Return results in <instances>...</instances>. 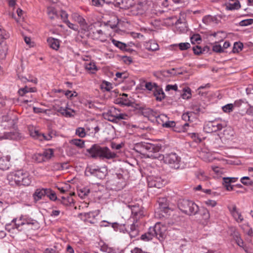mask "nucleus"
Segmentation results:
<instances>
[{
    "label": "nucleus",
    "mask_w": 253,
    "mask_h": 253,
    "mask_svg": "<svg viewBox=\"0 0 253 253\" xmlns=\"http://www.w3.org/2000/svg\"><path fill=\"white\" fill-rule=\"evenodd\" d=\"M39 227V224L36 220L21 217L19 219H13L11 223L6 225V229L9 231L15 229L18 231L30 230H35Z\"/></svg>",
    "instance_id": "f257e3e1"
},
{
    "label": "nucleus",
    "mask_w": 253,
    "mask_h": 253,
    "mask_svg": "<svg viewBox=\"0 0 253 253\" xmlns=\"http://www.w3.org/2000/svg\"><path fill=\"white\" fill-rule=\"evenodd\" d=\"M161 149V146L158 144H153L150 143H137L134 149L140 153L146 150L149 152L148 157L152 159H157L160 161L164 160L165 156L161 155L158 152Z\"/></svg>",
    "instance_id": "f03ea898"
},
{
    "label": "nucleus",
    "mask_w": 253,
    "mask_h": 253,
    "mask_svg": "<svg viewBox=\"0 0 253 253\" xmlns=\"http://www.w3.org/2000/svg\"><path fill=\"white\" fill-rule=\"evenodd\" d=\"M7 179L11 185L29 186L31 183V178L29 173L23 170L10 173L7 176Z\"/></svg>",
    "instance_id": "7ed1b4c3"
},
{
    "label": "nucleus",
    "mask_w": 253,
    "mask_h": 253,
    "mask_svg": "<svg viewBox=\"0 0 253 253\" xmlns=\"http://www.w3.org/2000/svg\"><path fill=\"white\" fill-rule=\"evenodd\" d=\"M87 152L91 158L110 159L116 157L115 153L111 152L107 147H101L97 144L93 145Z\"/></svg>",
    "instance_id": "20e7f679"
},
{
    "label": "nucleus",
    "mask_w": 253,
    "mask_h": 253,
    "mask_svg": "<svg viewBox=\"0 0 253 253\" xmlns=\"http://www.w3.org/2000/svg\"><path fill=\"white\" fill-rule=\"evenodd\" d=\"M178 207L182 212L189 215H195L199 211L198 206L194 202L186 199L180 200Z\"/></svg>",
    "instance_id": "39448f33"
},
{
    "label": "nucleus",
    "mask_w": 253,
    "mask_h": 253,
    "mask_svg": "<svg viewBox=\"0 0 253 253\" xmlns=\"http://www.w3.org/2000/svg\"><path fill=\"white\" fill-rule=\"evenodd\" d=\"M106 171L107 170L105 168H99L97 166H90L86 167L85 175L86 176L96 177L101 179L105 177Z\"/></svg>",
    "instance_id": "423d86ee"
},
{
    "label": "nucleus",
    "mask_w": 253,
    "mask_h": 253,
    "mask_svg": "<svg viewBox=\"0 0 253 253\" xmlns=\"http://www.w3.org/2000/svg\"><path fill=\"white\" fill-rule=\"evenodd\" d=\"M84 31L88 33L87 35L94 40L105 42L107 40V36L102 30H97L93 24H90Z\"/></svg>",
    "instance_id": "0eeeda50"
},
{
    "label": "nucleus",
    "mask_w": 253,
    "mask_h": 253,
    "mask_svg": "<svg viewBox=\"0 0 253 253\" xmlns=\"http://www.w3.org/2000/svg\"><path fill=\"white\" fill-rule=\"evenodd\" d=\"M180 160V158L176 153H171L165 156L164 162L169 164L172 168L178 169Z\"/></svg>",
    "instance_id": "6e6552de"
},
{
    "label": "nucleus",
    "mask_w": 253,
    "mask_h": 253,
    "mask_svg": "<svg viewBox=\"0 0 253 253\" xmlns=\"http://www.w3.org/2000/svg\"><path fill=\"white\" fill-rule=\"evenodd\" d=\"M224 126V125L218 121L215 120L207 123L204 126V130L207 133H211L220 130Z\"/></svg>",
    "instance_id": "1a4fd4ad"
},
{
    "label": "nucleus",
    "mask_w": 253,
    "mask_h": 253,
    "mask_svg": "<svg viewBox=\"0 0 253 253\" xmlns=\"http://www.w3.org/2000/svg\"><path fill=\"white\" fill-rule=\"evenodd\" d=\"M152 228V231L156 232V237L160 241H163L167 236V227L160 222H157Z\"/></svg>",
    "instance_id": "9d476101"
},
{
    "label": "nucleus",
    "mask_w": 253,
    "mask_h": 253,
    "mask_svg": "<svg viewBox=\"0 0 253 253\" xmlns=\"http://www.w3.org/2000/svg\"><path fill=\"white\" fill-rule=\"evenodd\" d=\"M228 209L234 218V219L238 223H241L244 220V218L240 212L239 210L237 208L236 205H232L228 207Z\"/></svg>",
    "instance_id": "9b49d317"
},
{
    "label": "nucleus",
    "mask_w": 253,
    "mask_h": 253,
    "mask_svg": "<svg viewBox=\"0 0 253 253\" xmlns=\"http://www.w3.org/2000/svg\"><path fill=\"white\" fill-rule=\"evenodd\" d=\"M128 207L131 210L132 214L134 216V218L137 221L143 215V211L141 207L137 205H128Z\"/></svg>",
    "instance_id": "f8f14e48"
},
{
    "label": "nucleus",
    "mask_w": 253,
    "mask_h": 253,
    "mask_svg": "<svg viewBox=\"0 0 253 253\" xmlns=\"http://www.w3.org/2000/svg\"><path fill=\"white\" fill-rule=\"evenodd\" d=\"M71 17L74 21L78 22L80 24L82 30L84 31L86 29L88 25L86 24L85 19L80 15L77 13H74L72 14Z\"/></svg>",
    "instance_id": "ddd939ff"
},
{
    "label": "nucleus",
    "mask_w": 253,
    "mask_h": 253,
    "mask_svg": "<svg viewBox=\"0 0 253 253\" xmlns=\"http://www.w3.org/2000/svg\"><path fill=\"white\" fill-rule=\"evenodd\" d=\"M142 114L144 117L148 118L150 121L155 123L157 112L154 111L150 108H144L142 110Z\"/></svg>",
    "instance_id": "4468645a"
},
{
    "label": "nucleus",
    "mask_w": 253,
    "mask_h": 253,
    "mask_svg": "<svg viewBox=\"0 0 253 253\" xmlns=\"http://www.w3.org/2000/svg\"><path fill=\"white\" fill-rule=\"evenodd\" d=\"M158 202L160 211H164L165 213H167L169 209L167 199L165 197L159 198Z\"/></svg>",
    "instance_id": "2eb2a0df"
},
{
    "label": "nucleus",
    "mask_w": 253,
    "mask_h": 253,
    "mask_svg": "<svg viewBox=\"0 0 253 253\" xmlns=\"http://www.w3.org/2000/svg\"><path fill=\"white\" fill-rule=\"evenodd\" d=\"M10 159L9 156L0 158V169L5 170L9 169L10 166Z\"/></svg>",
    "instance_id": "dca6fc26"
},
{
    "label": "nucleus",
    "mask_w": 253,
    "mask_h": 253,
    "mask_svg": "<svg viewBox=\"0 0 253 253\" xmlns=\"http://www.w3.org/2000/svg\"><path fill=\"white\" fill-rule=\"evenodd\" d=\"M127 232L130 238H135L139 233V230L137 225H136L134 223L128 226Z\"/></svg>",
    "instance_id": "f3484780"
},
{
    "label": "nucleus",
    "mask_w": 253,
    "mask_h": 253,
    "mask_svg": "<svg viewBox=\"0 0 253 253\" xmlns=\"http://www.w3.org/2000/svg\"><path fill=\"white\" fill-rule=\"evenodd\" d=\"M152 227H151L149 228V230L147 233L142 234L141 236V240L148 241L152 240L154 237H156V232L152 231Z\"/></svg>",
    "instance_id": "a211bd4d"
},
{
    "label": "nucleus",
    "mask_w": 253,
    "mask_h": 253,
    "mask_svg": "<svg viewBox=\"0 0 253 253\" xmlns=\"http://www.w3.org/2000/svg\"><path fill=\"white\" fill-rule=\"evenodd\" d=\"M45 188H38L36 190L33 194V198L35 201H38L45 196Z\"/></svg>",
    "instance_id": "6ab92c4d"
},
{
    "label": "nucleus",
    "mask_w": 253,
    "mask_h": 253,
    "mask_svg": "<svg viewBox=\"0 0 253 253\" xmlns=\"http://www.w3.org/2000/svg\"><path fill=\"white\" fill-rule=\"evenodd\" d=\"M97 215L95 212L91 211L84 213L85 220L87 222L94 224L96 222L95 217Z\"/></svg>",
    "instance_id": "aec40b11"
},
{
    "label": "nucleus",
    "mask_w": 253,
    "mask_h": 253,
    "mask_svg": "<svg viewBox=\"0 0 253 253\" xmlns=\"http://www.w3.org/2000/svg\"><path fill=\"white\" fill-rule=\"evenodd\" d=\"M47 13L49 18L51 20L59 19V14L54 7L49 6L47 7Z\"/></svg>",
    "instance_id": "412c9836"
},
{
    "label": "nucleus",
    "mask_w": 253,
    "mask_h": 253,
    "mask_svg": "<svg viewBox=\"0 0 253 253\" xmlns=\"http://www.w3.org/2000/svg\"><path fill=\"white\" fill-rule=\"evenodd\" d=\"M47 42L49 46L52 49L57 50L59 48L60 42L58 40L53 38H49L47 39Z\"/></svg>",
    "instance_id": "4be33fe9"
},
{
    "label": "nucleus",
    "mask_w": 253,
    "mask_h": 253,
    "mask_svg": "<svg viewBox=\"0 0 253 253\" xmlns=\"http://www.w3.org/2000/svg\"><path fill=\"white\" fill-rule=\"evenodd\" d=\"M168 120V118L166 115L159 114V113H157L156 116V119H155V122L163 126Z\"/></svg>",
    "instance_id": "5701e85b"
},
{
    "label": "nucleus",
    "mask_w": 253,
    "mask_h": 253,
    "mask_svg": "<svg viewBox=\"0 0 253 253\" xmlns=\"http://www.w3.org/2000/svg\"><path fill=\"white\" fill-rule=\"evenodd\" d=\"M57 112L60 113L63 116L66 117H71L73 116V113H74L73 110L70 109H65L63 107H60L57 110Z\"/></svg>",
    "instance_id": "b1692460"
},
{
    "label": "nucleus",
    "mask_w": 253,
    "mask_h": 253,
    "mask_svg": "<svg viewBox=\"0 0 253 253\" xmlns=\"http://www.w3.org/2000/svg\"><path fill=\"white\" fill-rule=\"evenodd\" d=\"M146 48L150 51H156L159 50V46L157 43L154 41H149L145 44Z\"/></svg>",
    "instance_id": "393cba45"
},
{
    "label": "nucleus",
    "mask_w": 253,
    "mask_h": 253,
    "mask_svg": "<svg viewBox=\"0 0 253 253\" xmlns=\"http://www.w3.org/2000/svg\"><path fill=\"white\" fill-rule=\"evenodd\" d=\"M60 202L66 206H73L74 204V200L71 196H68L67 198L62 197Z\"/></svg>",
    "instance_id": "a878e982"
},
{
    "label": "nucleus",
    "mask_w": 253,
    "mask_h": 253,
    "mask_svg": "<svg viewBox=\"0 0 253 253\" xmlns=\"http://www.w3.org/2000/svg\"><path fill=\"white\" fill-rule=\"evenodd\" d=\"M69 143L74 145L79 148L84 147V141L81 139H73L69 141Z\"/></svg>",
    "instance_id": "bb28decb"
},
{
    "label": "nucleus",
    "mask_w": 253,
    "mask_h": 253,
    "mask_svg": "<svg viewBox=\"0 0 253 253\" xmlns=\"http://www.w3.org/2000/svg\"><path fill=\"white\" fill-rule=\"evenodd\" d=\"M44 161L49 160L53 156L54 151L52 149H47L42 153Z\"/></svg>",
    "instance_id": "cd10ccee"
},
{
    "label": "nucleus",
    "mask_w": 253,
    "mask_h": 253,
    "mask_svg": "<svg viewBox=\"0 0 253 253\" xmlns=\"http://www.w3.org/2000/svg\"><path fill=\"white\" fill-rule=\"evenodd\" d=\"M154 95L158 101H162L165 97V93L161 88L156 89L154 92Z\"/></svg>",
    "instance_id": "c85d7f7f"
},
{
    "label": "nucleus",
    "mask_w": 253,
    "mask_h": 253,
    "mask_svg": "<svg viewBox=\"0 0 253 253\" xmlns=\"http://www.w3.org/2000/svg\"><path fill=\"white\" fill-rule=\"evenodd\" d=\"M84 66L85 69L91 74L95 73L97 70L94 63H85Z\"/></svg>",
    "instance_id": "c756f323"
},
{
    "label": "nucleus",
    "mask_w": 253,
    "mask_h": 253,
    "mask_svg": "<svg viewBox=\"0 0 253 253\" xmlns=\"http://www.w3.org/2000/svg\"><path fill=\"white\" fill-rule=\"evenodd\" d=\"M127 95L126 93H123L122 97L119 99L120 101L118 102V104H120L122 105L129 106L131 105V103L128 99L125 97H127Z\"/></svg>",
    "instance_id": "7c9ffc66"
},
{
    "label": "nucleus",
    "mask_w": 253,
    "mask_h": 253,
    "mask_svg": "<svg viewBox=\"0 0 253 253\" xmlns=\"http://www.w3.org/2000/svg\"><path fill=\"white\" fill-rule=\"evenodd\" d=\"M112 43L117 47L119 48L121 50H126V45L121 42L116 41L114 39L112 40Z\"/></svg>",
    "instance_id": "2f4dec72"
},
{
    "label": "nucleus",
    "mask_w": 253,
    "mask_h": 253,
    "mask_svg": "<svg viewBox=\"0 0 253 253\" xmlns=\"http://www.w3.org/2000/svg\"><path fill=\"white\" fill-rule=\"evenodd\" d=\"M243 45L241 42H235L233 47L232 51L234 53H238L242 50Z\"/></svg>",
    "instance_id": "473e14b6"
},
{
    "label": "nucleus",
    "mask_w": 253,
    "mask_h": 253,
    "mask_svg": "<svg viewBox=\"0 0 253 253\" xmlns=\"http://www.w3.org/2000/svg\"><path fill=\"white\" fill-rule=\"evenodd\" d=\"M17 123V120L10 118L9 120H8V121L7 122L6 124H2V126L4 127H7L8 128L13 127L15 128V126L16 124Z\"/></svg>",
    "instance_id": "72a5a7b5"
},
{
    "label": "nucleus",
    "mask_w": 253,
    "mask_h": 253,
    "mask_svg": "<svg viewBox=\"0 0 253 253\" xmlns=\"http://www.w3.org/2000/svg\"><path fill=\"white\" fill-rule=\"evenodd\" d=\"M102 89H104L106 91H110L112 88V84L107 81H104L101 84Z\"/></svg>",
    "instance_id": "f704fd0d"
},
{
    "label": "nucleus",
    "mask_w": 253,
    "mask_h": 253,
    "mask_svg": "<svg viewBox=\"0 0 253 253\" xmlns=\"http://www.w3.org/2000/svg\"><path fill=\"white\" fill-rule=\"evenodd\" d=\"M234 240L236 241L237 244L241 247H243L244 246V242L242 239L240 238L239 234L238 233H234Z\"/></svg>",
    "instance_id": "c9c22d12"
},
{
    "label": "nucleus",
    "mask_w": 253,
    "mask_h": 253,
    "mask_svg": "<svg viewBox=\"0 0 253 253\" xmlns=\"http://www.w3.org/2000/svg\"><path fill=\"white\" fill-rule=\"evenodd\" d=\"M76 134L81 138H83L86 135L85 129L83 127L77 128L76 130Z\"/></svg>",
    "instance_id": "e433bc0d"
},
{
    "label": "nucleus",
    "mask_w": 253,
    "mask_h": 253,
    "mask_svg": "<svg viewBox=\"0 0 253 253\" xmlns=\"http://www.w3.org/2000/svg\"><path fill=\"white\" fill-rule=\"evenodd\" d=\"M33 158L35 161L37 162L38 163H41L44 161L43 156L42 155V153H37L34 155Z\"/></svg>",
    "instance_id": "4c0bfd02"
},
{
    "label": "nucleus",
    "mask_w": 253,
    "mask_h": 253,
    "mask_svg": "<svg viewBox=\"0 0 253 253\" xmlns=\"http://www.w3.org/2000/svg\"><path fill=\"white\" fill-rule=\"evenodd\" d=\"M59 14V19L60 18L63 21L66 23V21H69L68 20V14L64 11H61Z\"/></svg>",
    "instance_id": "58836bf2"
},
{
    "label": "nucleus",
    "mask_w": 253,
    "mask_h": 253,
    "mask_svg": "<svg viewBox=\"0 0 253 253\" xmlns=\"http://www.w3.org/2000/svg\"><path fill=\"white\" fill-rule=\"evenodd\" d=\"M182 97L183 99H188L191 98V89L189 88H187V89H184V92L182 94Z\"/></svg>",
    "instance_id": "ea45409f"
},
{
    "label": "nucleus",
    "mask_w": 253,
    "mask_h": 253,
    "mask_svg": "<svg viewBox=\"0 0 253 253\" xmlns=\"http://www.w3.org/2000/svg\"><path fill=\"white\" fill-rule=\"evenodd\" d=\"M253 24V19H248L242 20L240 23L239 25L241 26H247Z\"/></svg>",
    "instance_id": "a19ab883"
},
{
    "label": "nucleus",
    "mask_w": 253,
    "mask_h": 253,
    "mask_svg": "<svg viewBox=\"0 0 253 253\" xmlns=\"http://www.w3.org/2000/svg\"><path fill=\"white\" fill-rule=\"evenodd\" d=\"M234 105L233 104H228L222 107V110L226 113H230L233 111Z\"/></svg>",
    "instance_id": "79ce46f5"
},
{
    "label": "nucleus",
    "mask_w": 253,
    "mask_h": 253,
    "mask_svg": "<svg viewBox=\"0 0 253 253\" xmlns=\"http://www.w3.org/2000/svg\"><path fill=\"white\" fill-rule=\"evenodd\" d=\"M196 176L201 180H206L207 179V176L205 174V172L201 170L197 171Z\"/></svg>",
    "instance_id": "37998d69"
},
{
    "label": "nucleus",
    "mask_w": 253,
    "mask_h": 253,
    "mask_svg": "<svg viewBox=\"0 0 253 253\" xmlns=\"http://www.w3.org/2000/svg\"><path fill=\"white\" fill-rule=\"evenodd\" d=\"M231 183L227 180H225V177L223 178V185L228 191H231L233 189V185H231Z\"/></svg>",
    "instance_id": "c03bdc74"
},
{
    "label": "nucleus",
    "mask_w": 253,
    "mask_h": 253,
    "mask_svg": "<svg viewBox=\"0 0 253 253\" xmlns=\"http://www.w3.org/2000/svg\"><path fill=\"white\" fill-rule=\"evenodd\" d=\"M149 185L151 187H155L158 188H160L163 186V183L160 181H151L149 182Z\"/></svg>",
    "instance_id": "a18cd8bd"
},
{
    "label": "nucleus",
    "mask_w": 253,
    "mask_h": 253,
    "mask_svg": "<svg viewBox=\"0 0 253 253\" xmlns=\"http://www.w3.org/2000/svg\"><path fill=\"white\" fill-rule=\"evenodd\" d=\"M212 50L213 51L218 53H221L223 51L222 47L220 45L217 44V42H215V44L213 45Z\"/></svg>",
    "instance_id": "49530a36"
},
{
    "label": "nucleus",
    "mask_w": 253,
    "mask_h": 253,
    "mask_svg": "<svg viewBox=\"0 0 253 253\" xmlns=\"http://www.w3.org/2000/svg\"><path fill=\"white\" fill-rule=\"evenodd\" d=\"M241 182L245 185H251L252 182L250 181V179L248 176H244L241 178Z\"/></svg>",
    "instance_id": "de8ad7c7"
},
{
    "label": "nucleus",
    "mask_w": 253,
    "mask_h": 253,
    "mask_svg": "<svg viewBox=\"0 0 253 253\" xmlns=\"http://www.w3.org/2000/svg\"><path fill=\"white\" fill-rule=\"evenodd\" d=\"M90 190L88 189L84 188L83 189H81L79 191V195L82 197L83 198L84 197H85L89 193Z\"/></svg>",
    "instance_id": "09e8293b"
},
{
    "label": "nucleus",
    "mask_w": 253,
    "mask_h": 253,
    "mask_svg": "<svg viewBox=\"0 0 253 253\" xmlns=\"http://www.w3.org/2000/svg\"><path fill=\"white\" fill-rule=\"evenodd\" d=\"M27 93H29V90L28 87L27 86L19 89L18 90V93L21 96H24Z\"/></svg>",
    "instance_id": "8fccbe9b"
},
{
    "label": "nucleus",
    "mask_w": 253,
    "mask_h": 253,
    "mask_svg": "<svg viewBox=\"0 0 253 253\" xmlns=\"http://www.w3.org/2000/svg\"><path fill=\"white\" fill-rule=\"evenodd\" d=\"M240 7V4L239 1L235 2L233 3H230L228 6L229 9H238Z\"/></svg>",
    "instance_id": "3c124183"
},
{
    "label": "nucleus",
    "mask_w": 253,
    "mask_h": 253,
    "mask_svg": "<svg viewBox=\"0 0 253 253\" xmlns=\"http://www.w3.org/2000/svg\"><path fill=\"white\" fill-rule=\"evenodd\" d=\"M178 46L180 50H183L189 48L190 47V44L188 42L180 43Z\"/></svg>",
    "instance_id": "603ef678"
},
{
    "label": "nucleus",
    "mask_w": 253,
    "mask_h": 253,
    "mask_svg": "<svg viewBox=\"0 0 253 253\" xmlns=\"http://www.w3.org/2000/svg\"><path fill=\"white\" fill-rule=\"evenodd\" d=\"M233 134V132L230 128H227L224 130L223 131V135L227 138H229V136H232Z\"/></svg>",
    "instance_id": "864d4df0"
},
{
    "label": "nucleus",
    "mask_w": 253,
    "mask_h": 253,
    "mask_svg": "<svg viewBox=\"0 0 253 253\" xmlns=\"http://www.w3.org/2000/svg\"><path fill=\"white\" fill-rule=\"evenodd\" d=\"M65 95L69 98L71 99L73 96H77L78 95V93L76 91H73L72 92V91L67 90L65 92Z\"/></svg>",
    "instance_id": "5fc2aeb1"
},
{
    "label": "nucleus",
    "mask_w": 253,
    "mask_h": 253,
    "mask_svg": "<svg viewBox=\"0 0 253 253\" xmlns=\"http://www.w3.org/2000/svg\"><path fill=\"white\" fill-rule=\"evenodd\" d=\"M104 118L110 122H116V115H109L105 114L104 115Z\"/></svg>",
    "instance_id": "6e6d98bb"
},
{
    "label": "nucleus",
    "mask_w": 253,
    "mask_h": 253,
    "mask_svg": "<svg viewBox=\"0 0 253 253\" xmlns=\"http://www.w3.org/2000/svg\"><path fill=\"white\" fill-rule=\"evenodd\" d=\"M67 25L68 26V27L75 31H78L79 30V27L78 25L76 24H74L72 23H71L69 21H66Z\"/></svg>",
    "instance_id": "4d7b16f0"
},
{
    "label": "nucleus",
    "mask_w": 253,
    "mask_h": 253,
    "mask_svg": "<svg viewBox=\"0 0 253 253\" xmlns=\"http://www.w3.org/2000/svg\"><path fill=\"white\" fill-rule=\"evenodd\" d=\"M212 21V17L210 15L206 16L203 18V22L207 25L209 24Z\"/></svg>",
    "instance_id": "13d9d810"
},
{
    "label": "nucleus",
    "mask_w": 253,
    "mask_h": 253,
    "mask_svg": "<svg viewBox=\"0 0 253 253\" xmlns=\"http://www.w3.org/2000/svg\"><path fill=\"white\" fill-rule=\"evenodd\" d=\"M105 2L106 3L105 1L103 0H92V5L96 6L102 5Z\"/></svg>",
    "instance_id": "bf43d9fd"
},
{
    "label": "nucleus",
    "mask_w": 253,
    "mask_h": 253,
    "mask_svg": "<svg viewBox=\"0 0 253 253\" xmlns=\"http://www.w3.org/2000/svg\"><path fill=\"white\" fill-rule=\"evenodd\" d=\"M9 37V35L6 33V31L2 28L0 32V40L6 39Z\"/></svg>",
    "instance_id": "052dcab7"
},
{
    "label": "nucleus",
    "mask_w": 253,
    "mask_h": 253,
    "mask_svg": "<svg viewBox=\"0 0 253 253\" xmlns=\"http://www.w3.org/2000/svg\"><path fill=\"white\" fill-rule=\"evenodd\" d=\"M116 122L118 120H126L127 117V116L125 114H116Z\"/></svg>",
    "instance_id": "680f3d73"
},
{
    "label": "nucleus",
    "mask_w": 253,
    "mask_h": 253,
    "mask_svg": "<svg viewBox=\"0 0 253 253\" xmlns=\"http://www.w3.org/2000/svg\"><path fill=\"white\" fill-rule=\"evenodd\" d=\"M206 204L211 207H214L216 205V202L215 201L208 200L205 202Z\"/></svg>",
    "instance_id": "e2e57ef3"
},
{
    "label": "nucleus",
    "mask_w": 253,
    "mask_h": 253,
    "mask_svg": "<svg viewBox=\"0 0 253 253\" xmlns=\"http://www.w3.org/2000/svg\"><path fill=\"white\" fill-rule=\"evenodd\" d=\"M175 126V122L173 121H169L168 120L164 125L163 126L166 127H173Z\"/></svg>",
    "instance_id": "0e129e2a"
},
{
    "label": "nucleus",
    "mask_w": 253,
    "mask_h": 253,
    "mask_svg": "<svg viewBox=\"0 0 253 253\" xmlns=\"http://www.w3.org/2000/svg\"><path fill=\"white\" fill-rule=\"evenodd\" d=\"M193 50L195 54L199 55L202 53V48L201 47L196 46L193 47Z\"/></svg>",
    "instance_id": "69168bd1"
},
{
    "label": "nucleus",
    "mask_w": 253,
    "mask_h": 253,
    "mask_svg": "<svg viewBox=\"0 0 253 253\" xmlns=\"http://www.w3.org/2000/svg\"><path fill=\"white\" fill-rule=\"evenodd\" d=\"M190 115L191 113L189 112H187L184 113L182 116V118L185 121H190Z\"/></svg>",
    "instance_id": "338daca9"
},
{
    "label": "nucleus",
    "mask_w": 253,
    "mask_h": 253,
    "mask_svg": "<svg viewBox=\"0 0 253 253\" xmlns=\"http://www.w3.org/2000/svg\"><path fill=\"white\" fill-rule=\"evenodd\" d=\"M44 253H59L55 247V249H47L45 250Z\"/></svg>",
    "instance_id": "774afa93"
}]
</instances>
